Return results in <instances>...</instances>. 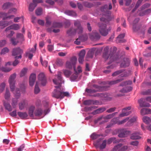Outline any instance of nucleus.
<instances>
[{
	"label": "nucleus",
	"mask_w": 151,
	"mask_h": 151,
	"mask_svg": "<svg viewBox=\"0 0 151 151\" xmlns=\"http://www.w3.org/2000/svg\"><path fill=\"white\" fill-rule=\"evenodd\" d=\"M62 73L61 72L58 71L57 75V78L58 80L56 79L53 80L54 83L57 86H55L57 89H55L52 93V96L56 99H62L64 97H68L69 96V94L67 92H64L63 90L60 89V88L61 86V84L63 81L62 78L61 76Z\"/></svg>",
	"instance_id": "nucleus-1"
},
{
	"label": "nucleus",
	"mask_w": 151,
	"mask_h": 151,
	"mask_svg": "<svg viewBox=\"0 0 151 151\" xmlns=\"http://www.w3.org/2000/svg\"><path fill=\"white\" fill-rule=\"evenodd\" d=\"M16 77V74L15 73L12 75L9 78L8 82L11 91L14 93V96L18 99L20 96V92L18 88H15V79Z\"/></svg>",
	"instance_id": "nucleus-2"
},
{
	"label": "nucleus",
	"mask_w": 151,
	"mask_h": 151,
	"mask_svg": "<svg viewBox=\"0 0 151 151\" xmlns=\"http://www.w3.org/2000/svg\"><path fill=\"white\" fill-rule=\"evenodd\" d=\"M74 25L77 28L75 29L72 28L67 31V33L70 36L74 35L76 33L79 35L81 34L83 32V29L81 26L80 22L78 21H75Z\"/></svg>",
	"instance_id": "nucleus-3"
},
{
	"label": "nucleus",
	"mask_w": 151,
	"mask_h": 151,
	"mask_svg": "<svg viewBox=\"0 0 151 151\" xmlns=\"http://www.w3.org/2000/svg\"><path fill=\"white\" fill-rule=\"evenodd\" d=\"M109 47H106L104 50V53L103 54V58H104L105 60H108L109 62L108 64H109L111 63L113 61H115L116 63H118V60L119 59L117 55H109L108 52L109 51Z\"/></svg>",
	"instance_id": "nucleus-4"
},
{
	"label": "nucleus",
	"mask_w": 151,
	"mask_h": 151,
	"mask_svg": "<svg viewBox=\"0 0 151 151\" xmlns=\"http://www.w3.org/2000/svg\"><path fill=\"white\" fill-rule=\"evenodd\" d=\"M112 6L111 4H109V7L107 5H105L102 6L101 8V10L104 13V15L105 17H102L100 19L101 21H103L104 22H106L107 19V17H109L111 14V12L109 10L111 9Z\"/></svg>",
	"instance_id": "nucleus-5"
},
{
	"label": "nucleus",
	"mask_w": 151,
	"mask_h": 151,
	"mask_svg": "<svg viewBox=\"0 0 151 151\" xmlns=\"http://www.w3.org/2000/svg\"><path fill=\"white\" fill-rule=\"evenodd\" d=\"M99 31L103 36H106L108 35L109 32L110 31L111 28L110 27L108 28L106 24L100 22L98 24Z\"/></svg>",
	"instance_id": "nucleus-6"
},
{
	"label": "nucleus",
	"mask_w": 151,
	"mask_h": 151,
	"mask_svg": "<svg viewBox=\"0 0 151 151\" xmlns=\"http://www.w3.org/2000/svg\"><path fill=\"white\" fill-rule=\"evenodd\" d=\"M77 61V58L75 56H73L67 60L65 66L66 68L69 69L74 68Z\"/></svg>",
	"instance_id": "nucleus-7"
},
{
	"label": "nucleus",
	"mask_w": 151,
	"mask_h": 151,
	"mask_svg": "<svg viewBox=\"0 0 151 151\" xmlns=\"http://www.w3.org/2000/svg\"><path fill=\"white\" fill-rule=\"evenodd\" d=\"M17 38L14 37L10 39V41L12 45H17L19 42H22L24 40V38L23 35L20 33H18L16 35Z\"/></svg>",
	"instance_id": "nucleus-8"
},
{
	"label": "nucleus",
	"mask_w": 151,
	"mask_h": 151,
	"mask_svg": "<svg viewBox=\"0 0 151 151\" xmlns=\"http://www.w3.org/2000/svg\"><path fill=\"white\" fill-rule=\"evenodd\" d=\"M93 87L94 88L87 89L86 91L89 93H93L97 91H104L106 90L105 86L100 87L96 85H94Z\"/></svg>",
	"instance_id": "nucleus-9"
},
{
	"label": "nucleus",
	"mask_w": 151,
	"mask_h": 151,
	"mask_svg": "<svg viewBox=\"0 0 151 151\" xmlns=\"http://www.w3.org/2000/svg\"><path fill=\"white\" fill-rule=\"evenodd\" d=\"M22 50L19 47H16L13 50L12 54L13 56H15V58L16 59L21 58H22L21 54L23 53Z\"/></svg>",
	"instance_id": "nucleus-10"
},
{
	"label": "nucleus",
	"mask_w": 151,
	"mask_h": 151,
	"mask_svg": "<svg viewBox=\"0 0 151 151\" xmlns=\"http://www.w3.org/2000/svg\"><path fill=\"white\" fill-rule=\"evenodd\" d=\"M38 81L37 82V83L40 84L44 86L47 83V80L45 74L42 73L39 74L38 77Z\"/></svg>",
	"instance_id": "nucleus-11"
},
{
	"label": "nucleus",
	"mask_w": 151,
	"mask_h": 151,
	"mask_svg": "<svg viewBox=\"0 0 151 151\" xmlns=\"http://www.w3.org/2000/svg\"><path fill=\"white\" fill-rule=\"evenodd\" d=\"M127 146H123L121 144H119L115 146L112 150V151H126L127 149Z\"/></svg>",
	"instance_id": "nucleus-12"
},
{
	"label": "nucleus",
	"mask_w": 151,
	"mask_h": 151,
	"mask_svg": "<svg viewBox=\"0 0 151 151\" xmlns=\"http://www.w3.org/2000/svg\"><path fill=\"white\" fill-rule=\"evenodd\" d=\"M139 133L138 132H134L133 133V146L137 147L139 145V142L134 140L140 139Z\"/></svg>",
	"instance_id": "nucleus-13"
},
{
	"label": "nucleus",
	"mask_w": 151,
	"mask_h": 151,
	"mask_svg": "<svg viewBox=\"0 0 151 151\" xmlns=\"http://www.w3.org/2000/svg\"><path fill=\"white\" fill-rule=\"evenodd\" d=\"M131 109V107L129 106L125 108L122 110V113L119 115L120 117H123L129 115L131 113L129 110Z\"/></svg>",
	"instance_id": "nucleus-14"
},
{
	"label": "nucleus",
	"mask_w": 151,
	"mask_h": 151,
	"mask_svg": "<svg viewBox=\"0 0 151 151\" xmlns=\"http://www.w3.org/2000/svg\"><path fill=\"white\" fill-rule=\"evenodd\" d=\"M36 50V45H35L34 48L29 49L26 53V56L31 59L33 56V53H34Z\"/></svg>",
	"instance_id": "nucleus-15"
},
{
	"label": "nucleus",
	"mask_w": 151,
	"mask_h": 151,
	"mask_svg": "<svg viewBox=\"0 0 151 151\" xmlns=\"http://www.w3.org/2000/svg\"><path fill=\"white\" fill-rule=\"evenodd\" d=\"M119 134L118 136L119 137H124L127 136V135L130 134V132L124 129L120 130L119 131Z\"/></svg>",
	"instance_id": "nucleus-16"
},
{
	"label": "nucleus",
	"mask_w": 151,
	"mask_h": 151,
	"mask_svg": "<svg viewBox=\"0 0 151 151\" xmlns=\"http://www.w3.org/2000/svg\"><path fill=\"white\" fill-rule=\"evenodd\" d=\"M86 54L85 50H83L80 52L79 56L78 61L80 63H82L83 61V58Z\"/></svg>",
	"instance_id": "nucleus-17"
},
{
	"label": "nucleus",
	"mask_w": 151,
	"mask_h": 151,
	"mask_svg": "<svg viewBox=\"0 0 151 151\" xmlns=\"http://www.w3.org/2000/svg\"><path fill=\"white\" fill-rule=\"evenodd\" d=\"M130 64L129 59L127 58H124L120 65L121 67L125 68L128 66Z\"/></svg>",
	"instance_id": "nucleus-18"
},
{
	"label": "nucleus",
	"mask_w": 151,
	"mask_h": 151,
	"mask_svg": "<svg viewBox=\"0 0 151 151\" xmlns=\"http://www.w3.org/2000/svg\"><path fill=\"white\" fill-rule=\"evenodd\" d=\"M90 37L93 40H97L100 38V36L98 33L94 32L90 34Z\"/></svg>",
	"instance_id": "nucleus-19"
},
{
	"label": "nucleus",
	"mask_w": 151,
	"mask_h": 151,
	"mask_svg": "<svg viewBox=\"0 0 151 151\" xmlns=\"http://www.w3.org/2000/svg\"><path fill=\"white\" fill-rule=\"evenodd\" d=\"M138 102L141 107H148L150 106L149 103L145 102V99H140L138 100Z\"/></svg>",
	"instance_id": "nucleus-20"
},
{
	"label": "nucleus",
	"mask_w": 151,
	"mask_h": 151,
	"mask_svg": "<svg viewBox=\"0 0 151 151\" xmlns=\"http://www.w3.org/2000/svg\"><path fill=\"white\" fill-rule=\"evenodd\" d=\"M36 79V76L35 74H32L29 78V82L30 86H33Z\"/></svg>",
	"instance_id": "nucleus-21"
},
{
	"label": "nucleus",
	"mask_w": 151,
	"mask_h": 151,
	"mask_svg": "<svg viewBox=\"0 0 151 151\" xmlns=\"http://www.w3.org/2000/svg\"><path fill=\"white\" fill-rule=\"evenodd\" d=\"M20 28V27L19 25L17 24H14L7 27L5 29V31H7L11 29L17 30Z\"/></svg>",
	"instance_id": "nucleus-22"
},
{
	"label": "nucleus",
	"mask_w": 151,
	"mask_h": 151,
	"mask_svg": "<svg viewBox=\"0 0 151 151\" xmlns=\"http://www.w3.org/2000/svg\"><path fill=\"white\" fill-rule=\"evenodd\" d=\"M149 6V5L148 4H145L141 8L140 10H139L138 12V14L139 16H142L145 15V11L143 9L145 8L148 7Z\"/></svg>",
	"instance_id": "nucleus-23"
},
{
	"label": "nucleus",
	"mask_w": 151,
	"mask_h": 151,
	"mask_svg": "<svg viewBox=\"0 0 151 151\" xmlns=\"http://www.w3.org/2000/svg\"><path fill=\"white\" fill-rule=\"evenodd\" d=\"M125 34L122 33L119 35L117 37L116 42L117 43H122L124 42L125 40L123 39V38L125 36Z\"/></svg>",
	"instance_id": "nucleus-24"
},
{
	"label": "nucleus",
	"mask_w": 151,
	"mask_h": 151,
	"mask_svg": "<svg viewBox=\"0 0 151 151\" xmlns=\"http://www.w3.org/2000/svg\"><path fill=\"white\" fill-rule=\"evenodd\" d=\"M140 113L142 115L150 114H151V109L148 108H143L141 110Z\"/></svg>",
	"instance_id": "nucleus-25"
},
{
	"label": "nucleus",
	"mask_w": 151,
	"mask_h": 151,
	"mask_svg": "<svg viewBox=\"0 0 151 151\" xmlns=\"http://www.w3.org/2000/svg\"><path fill=\"white\" fill-rule=\"evenodd\" d=\"M118 121L117 117L111 119V124L108 125L106 127V128H109L111 127L113 125L116 124H118Z\"/></svg>",
	"instance_id": "nucleus-26"
},
{
	"label": "nucleus",
	"mask_w": 151,
	"mask_h": 151,
	"mask_svg": "<svg viewBox=\"0 0 151 151\" xmlns=\"http://www.w3.org/2000/svg\"><path fill=\"white\" fill-rule=\"evenodd\" d=\"M11 23L10 22L8 21H0V27L2 28H3L7 26Z\"/></svg>",
	"instance_id": "nucleus-27"
},
{
	"label": "nucleus",
	"mask_w": 151,
	"mask_h": 151,
	"mask_svg": "<svg viewBox=\"0 0 151 151\" xmlns=\"http://www.w3.org/2000/svg\"><path fill=\"white\" fill-rule=\"evenodd\" d=\"M17 114L20 118L22 119H26L28 116V114L26 112H18Z\"/></svg>",
	"instance_id": "nucleus-28"
},
{
	"label": "nucleus",
	"mask_w": 151,
	"mask_h": 151,
	"mask_svg": "<svg viewBox=\"0 0 151 151\" xmlns=\"http://www.w3.org/2000/svg\"><path fill=\"white\" fill-rule=\"evenodd\" d=\"M3 102L4 105L6 109L9 111H11L12 110L11 106L9 103L6 102L5 100H3Z\"/></svg>",
	"instance_id": "nucleus-29"
},
{
	"label": "nucleus",
	"mask_w": 151,
	"mask_h": 151,
	"mask_svg": "<svg viewBox=\"0 0 151 151\" xmlns=\"http://www.w3.org/2000/svg\"><path fill=\"white\" fill-rule=\"evenodd\" d=\"M132 90V88L130 86L126 87L120 90V92L122 93H125L129 92Z\"/></svg>",
	"instance_id": "nucleus-30"
},
{
	"label": "nucleus",
	"mask_w": 151,
	"mask_h": 151,
	"mask_svg": "<svg viewBox=\"0 0 151 151\" xmlns=\"http://www.w3.org/2000/svg\"><path fill=\"white\" fill-rule=\"evenodd\" d=\"M35 109V107L33 106H31L29 107L28 110V113L30 117H33V112Z\"/></svg>",
	"instance_id": "nucleus-31"
},
{
	"label": "nucleus",
	"mask_w": 151,
	"mask_h": 151,
	"mask_svg": "<svg viewBox=\"0 0 151 151\" xmlns=\"http://www.w3.org/2000/svg\"><path fill=\"white\" fill-rule=\"evenodd\" d=\"M142 120L143 122L146 124H148L151 122V119L147 116H144L142 118Z\"/></svg>",
	"instance_id": "nucleus-32"
},
{
	"label": "nucleus",
	"mask_w": 151,
	"mask_h": 151,
	"mask_svg": "<svg viewBox=\"0 0 151 151\" xmlns=\"http://www.w3.org/2000/svg\"><path fill=\"white\" fill-rule=\"evenodd\" d=\"M10 94L9 90L6 89V92L4 94V97L5 99L7 101H9L10 100Z\"/></svg>",
	"instance_id": "nucleus-33"
},
{
	"label": "nucleus",
	"mask_w": 151,
	"mask_h": 151,
	"mask_svg": "<svg viewBox=\"0 0 151 151\" xmlns=\"http://www.w3.org/2000/svg\"><path fill=\"white\" fill-rule=\"evenodd\" d=\"M65 13L68 15L71 16L73 17L76 16L77 15L76 12L70 10L66 11H65Z\"/></svg>",
	"instance_id": "nucleus-34"
},
{
	"label": "nucleus",
	"mask_w": 151,
	"mask_h": 151,
	"mask_svg": "<svg viewBox=\"0 0 151 151\" xmlns=\"http://www.w3.org/2000/svg\"><path fill=\"white\" fill-rule=\"evenodd\" d=\"M117 113H114L108 115L103 117V119L104 120L109 119L114 116Z\"/></svg>",
	"instance_id": "nucleus-35"
},
{
	"label": "nucleus",
	"mask_w": 151,
	"mask_h": 151,
	"mask_svg": "<svg viewBox=\"0 0 151 151\" xmlns=\"http://www.w3.org/2000/svg\"><path fill=\"white\" fill-rule=\"evenodd\" d=\"M12 5V4L9 3H6L4 4L2 8L4 9H9Z\"/></svg>",
	"instance_id": "nucleus-36"
},
{
	"label": "nucleus",
	"mask_w": 151,
	"mask_h": 151,
	"mask_svg": "<svg viewBox=\"0 0 151 151\" xmlns=\"http://www.w3.org/2000/svg\"><path fill=\"white\" fill-rule=\"evenodd\" d=\"M27 69L26 68H23L20 73V77H22L24 76L26 74Z\"/></svg>",
	"instance_id": "nucleus-37"
},
{
	"label": "nucleus",
	"mask_w": 151,
	"mask_h": 151,
	"mask_svg": "<svg viewBox=\"0 0 151 151\" xmlns=\"http://www.w3.org/2000/svg\"><path fill=\"white\" fill-rule=\"evenodd\" d=\"M64 75L67 77H68L70 75L71 73L70 71L67 70H63Z\"/></svg>",
	"instance_id": "nucleus-38"
},
{
	"label": "nucleus",
	"mask_w": 151,
	"mask_h": 151,
	"mask_svg": "<svg viewBox=\"0 0 151 151\" xmlns=\"http://www.w3.org/2000/svg\"><path fill=\"white\" fill-rule=\"evenodd\" d=\"M36 6L37 4H35L33 3H32L30 4L29 7V11L30 12L33 11Z\"/></svg>",
	"instance_id": "nucleus-39"
},
{
	"label": "nucleus",
	"mask_w": 151,
	"mask_h": 151,
	"mask_svg": "<svg viewBox=\"0 0 151 151\" xmlns=\"http://www.w3.org/2000/svg\"><path fill=\"white\" fill-rule=\"evenodd\" d=\"M42 113V111L41 109H38L36 110L35 112V116H40Z\"/></svg>",
	"instance_id": "nucleus-40"
},
{
	"label": "nucleus",
	"mask_w": 151,
	"mask_h": 151,
	"mask_svg": "<svg viewBox=\"0 0 151 151\" xmlns=\"http://www.w3.org/2000/svg\"><path fill=\"white\" fill-rule=\"evenodd\" d=\"M107 141L104 140L103 141L102 144L100 145L99 147L101 149H103L105 148L106 145Z\"/></svg>",
	"instance_id": "nucleus-41"
},
{
	"label": "nucleus",
	"mask_w": 151,
	"mask_h": 151,
	"mask_svg": "<svg viewBox=\"0 0 151 151\" xmlns=\"http://www.w3.org/2000/svg\"><path fill=\"white\" fill-rule=\"evenodd\" d=\"M74 69L75 72L77 74L81 73L82 71L81 68L80 66L77 67V70L76 69L75 67L74 68Z\"/></svg>",
	"instance_id": "nucleus-42"
},
{
	"label": "nucleus",
	"mask_w": 151,
	"mask_h": 151,
	"mask_svg": "<svg viewBox=\"0 0 151 151\" xmlns=\"http://www.w3.org/2000/svg\"><path fill=\"white\" fill-rule=\"evenodd\" d=\"M38 84H39L37 83H36L35 86L34 92L36 94H37L40 91V89L38 86Z\"/></svg>",
	"instance_id": "nucleus-43"
},
{
	"label": "nucleus",
	"mask_w": 151,
	"mask_h": 151,
	"mask_svg": "<svg viewBox=\"0 0 151 151\" xmlns=\"http://www.w3.org/2000/svg\"><path fill=\"white\" fill-rule=\"evenodd\" d=\"M17 99L15 98H13L12 99V105L13 108H15L17 104Z\"/></svg>",
	"instance_id": "nucleus-44"
},
{
	"label": "nucleus",
	"mask_w": 151,
	"mask_h": 151,
	"mask_svg": "<svg viewBox=\"0 0 151 151\" xmlns=\"http://www.w3.org/2000/svg\"><path fill=\"white\" fill-rule=\"evenodd\" d=\"M63 63V60L60 59H58L56 60V63L58 66H62Z\"/></svg>",
	"instance_id": "nucleus-45"
},
{
	"label": "nucleus",
	"mask_w": 151,
	"mask_h": 151,
	"mask_svg": "<svg viewBox=\"0 0 151 151\" xmlns=\"http://www.w3.org/2000/svg\"><path fill=\"white\" fill-rule=\"evenodd\" d=\"M93 53L91 51H89L88 52L86 56V59L87 60V58H92L93 56Z\"/></svg>",
	"instance_id": "nucleus-46"
},
{
	"label": "nucleus",
	"mask_w": 151,
	"mask_h": 151,
	"mask_svg": "<svg viewBox=\"0 0 151 151\" xmlns=\"http://www.w3.org/2000/svg\"><path fill=\"white\" fill-rule=\"evenodd\" d=\"M122 79H117L116 80H114L109 82V83L110 85L118 83L122 80Z\"/></svg>",
	"instance_id": "nucleus-47"
},
{
	"label": "nucleus",
	"mask_w": 151,
	"mask_h": 151,
	"mask_svg": "<svg viewBox=\"0 0 151 151\" xmlns=\"http://www.w3.org/2000/svg\"><path fill=\"white\" fill-rule=\"evenodd\" d=\"M138 124L137 117L136 115H134L133 116V125L134 124L137 125Z\"/></svg>",
	"instance_id": "nucleus-48"
},
{
	"label": "nucleus",
	"mask_w": 151,
	"mask_h": 151,
	"mask_svg": "<svg viewBox=\"0 0 151 151\" xmlns=\"http://www.w3.org/2000/svg\"><path fill=\"white\" fill-rule=\"evenodd\" d=\"M25 104V101H23L19 104V109L20 110H22L24 108V105Z\"/></svg>",
	"instance_id": "nucleus-49"
},
{
	"label": "nucleus",
	"mask_w": 151,
	"mask_h": 151,
	"mask_svg": "<svg viewBox=\"0 0 151 151\" xmlns=\"http://www.w3.org/2000/svg\"><path fill=\"white\" fill-rule=\"evenodd\" d=\"M142 93L144 95H151V89L143 91L142 92Z\"/></svg>",
	"instance_id": "nucleus-50"
},
{
	"label": "nucleus",
	"mask_w": 151,
	"mask_h": 151,
	"mask_svg": "<svg viewBox=\"0 0 151 151\" xmlns=\"http://www.w3.org/2000/svg\"><path fill=\"white\" fill-rule=\"evenodd\" d=\"M100 136L99 135L95 133H93L91 135V137L92 139H95L98 138Z\"/></svg>",
	"instance_id": "nucleus-51"
},
{
	"label": "nucleus",
	"mask_w": 151,
	"mask_h": 151,
	"mask_svg": "<svg viewBox=\"0 0 151 151\" xmlns=\"http://www.w3.org/2000/svg\"><path fill=\"white\" fill-rule=\"evenodd\" d=\"M9 51V49L7 47H4L2 49L1 52V54H5L8 53Z\"/></svg>",
	"instance_id": "nucleus-52"
},
{
	"label": "nucleus",
	"mask_w": 151,
	"mask_h": 151,
	"mask_svg": "<svg viewBox=\"0 0 151 151\" xmlns=\"http://www.w3.org/2000/svg\"><path fill=\"white\" fill-rule=\"evenodd\" d=\"M24 147V145H22L20 146L19 147L17 148H14V151H22Z\"/></svg>",
	"instance_id": "nucleus-53"
},
{
	"label": "nucleus",
	"mask_w": 151,
	"mask_h": 151,
	"mask_svg": "<svg viewBox=\"0 0 151 151\" xmlns=\"http://www.w3.org/2000/svg\"><path fill=\"white\" fill-rule=\"evenodd\" d=\"M83 40L82 38V37L80 36L79 38L77 39L74 42V43L78 45L80 44L81 41H83Z\"/></svg>",
	"instance_id": "nucleus-54"
},
{
	"label": "nucleus",
	"mask_w": 151,
	"mask_h": 151,
	"mask_svg": "<svg viewBox=\"0 0 151 151\" xmlns=\"http://www.w3.org/2000/svg\"><path fill=\"white\" fill-rule=\"evenodd\" d=\"M36 14L38 16L41 15L42 14V9L41 8H38L36 10Z\"/></svg>",
	"instance_id": "nucleus-55"
},
{
	"label": "nucleus",
	"mask_w": 151,
	"mask_h": 151,
	"mask_svg": "<svg viewBox=\"0 0 151 151\" xmlns=\"http://www.w3.org/2000/svg\"><path fill=\"white\" fill-rule=\"evenodd\" d=\"M132 82L130 81H126L122 83L120 85V86H124L128 85L131 84Z\"/></svg>",
	"instance_id": "nucleus-56"
},
{
	"label": "nucleus",
	"mask_w": 151,
	"mask_h": 151,
	"mask_svg": "<svg viewBox=\"0 0 151 151\" xmlns=\"http://www.w3.org/2000/svg\"><path fill=\"white\" fill-rule=\"evenodd\" d=\"M40 60L42 65L45 67H47V62L46 61H42V58L41 57H40Z\"/></svg>",
	"instance_id": "nucleus-57"
},
{
	"label": "nucleus",
	"mask_w": 151,
	"mask_h": 151,
	"mask_svg": "<svg viewBox=\"0 0 151 151\" xmlns=\"http://www.w3.org/2000/svg\"><path fill=\"white\" fill-rule=\"evenodd\" d=\"M83 5L86 7L90 8L93 6V4L88 2H84Z\"/></svg>",
	"instance_id": "nucleus-58"
},
{
	"label": "nucleus",
	"mask_w": 151,
	"mask_h": 151,
	"mask_svg": "<svg viewBox=\"0 0 151 151\" xmlns=\"http://www.w3.org/2000/svg\"><path fill=\"white\" fill-rule=\"evenodd\" d=\"M78 77V74L76 73L72 75L70 77V79L71 81H74L76 80Z\"/></svg>",
	"instance_id": "nucleus-59"
},
{
	"label": "nucleus",
	"mask_w": 151,
	"mask_h": 151,
	"mask_svg": "<svg viewBox=\"0 0 151 151\" xmlns=\"http://www.w3.org/2000/svg\"><path fill=\"white\" fill-rule=\"evenodd\" d=\"M143 0H139L137 1L135 6V8L133 9V12L134 11L136 10V9H137L139 6L140 4L141 3Z\"/></svg>",
	"instance_id": "nucleus-60"
},
{
	"label": "nucleus",
	"mask_w": 151,
	"mask_h": 151,
	"mask_svg": "<svg viewBox=\"0 0 151 151\" xmlns=\"http://www.w3.org/2000/svg\"><path fill=\"white\" fill-rule=\"evenodd\" d=\"M5 86V84L4 83H3L0 85V92H2L4 90Z\"/></svg>",
	"instance_id": "nucleus-61"
},
{
	"label": "nucleus",
	"mask_w": 151,
	"mask_h": 151,
	"mask_svg": "<svg viewBox=\"0 0 151 151\" xmlns=\"http://www.w3.org/2000/svg\"><path fill=\"white\" fill-rule=\"evenodd\" d=\"M129 119V118H126L122 121H118V124L120 125L124 124Z\"/></svg>",
	"instance_id": "nucleus-62"
},
{
	"label": "nucleus",
	"mask_w": 151,
	"mask_h": 151,
	"mask_svg": "<svg viewBox=\"0 0 151 151\" xmlns=\"http://www.w3.org/2000/svg\"><path fill=\"white\" fill-rule=\"evenodd\" d=\"M93 103V101L91 100H87L84 101V104L86 105L91 104Z\"/></svg>",
	"instance_id": "nucleus-63"
},
{
	"label": "nucleus",
	"mask_w": 151,
	"mask_h": 151,
	"mask_svg": "<svg viewBox=\"0 0 151 151\" xmlns=\"http://www.w3.org/2000/svg\"><path fill=\"white\" fill-rule=\"evenodd\" d=\"M62 26V24L60 23H56L54 24L53 27H60Z\"/></svg>",
	"instance_id": "nucleus-64"
}]
</instances>
